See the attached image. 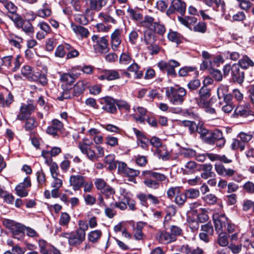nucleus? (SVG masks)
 Listing matches in <instances>:
<instances>
[{"label":"nucleus","mask_w":254,"mask_h":254,"mask_svg":"<svg viewBox=\"0 0 254 254\" xmlns=\"http://www.w3.org/2000/svg\"><path fill=\"white\" fill-rule=\"evenodd\" d=\"M103 101L104 105L102 107L103 110L112 114L115 113L116 112L117 109L115 101L113 98L106 97L103 99Z\"/></svg>","instance_id":"16"},{"label":"nucleus","mask_w":254,"mask_h":254,"mask_svg":"<svg viewBox=\"0 0 254 254\" xmlns=\"http://www.w3.org/2000/svg\"><path fill=\"white\" fill-rule=\"evenodd\" d=\"M104 162L109 164V168L110 170H114L116 168L117 163L115 161V155L109 154L104 158Z\"/></svg>","instance_id":"37"},{"label":"nucleus","mask_w":254,"mask_h":254,"mask_svg":"<svg viewBox=\"0 0 254 254\" xmlns=\"http://www.w3.org/2000/svg\"><path fill=\"white\" fill-rule=\"evenodd\" d=\"M143 183L146 187L154 190L158 189L160 186L159 183L156 181L148 178L144 179Z\"/></svg>","instance_id":"45"},{"label":"nucleus","mask_w":254,"mask_h":254,"mask_svg":"<svg viewBox=\"0 0 254 254\" xmlns=\"http://www.w3.org/2000/svg\"><path fill=\"white\" fill-rule=\"evenodd\" d=\"M210 95V90L205 85L202 86L199 90V97L209 99Z\"/></svg>","instance_id":"57"},{"label":"nucleus","mask_w":254,"mask_h":254,"mask_svg":"<svg viewBox=\"0 0 254 254\" xmlns=\"http://www.w3.org/2000/svg\"><path fill=\"white\" fill-rule=\"evenodd\" d=\"M204 2L217 11L223 12L225 10V3L223 0H204Z\"/></svg>","instance_id":"20"},{"label":"nucleus","mask_w":254,"mask_h":254,"mask_svg":"<svg viewBox=\"0 0 254 254\" xmlns=\"http://www.w3.org/2000/svg\"><path fill=\"white\" fill-rule=\"evenodd\" d=\"M13 101L14 96L11 93L9 92L5 98L3 96L1 107H9Z\"/></svg>","instance_id":"43"},{"label":"nucleus","mask_w":254,"mask_h":254,"mask_svg":"<svg viewBox=\"0 0 254 254\" xmlns=\"http://www.w3.org/2000/svg\"><path fill=\"white\" fill-rule=\"evenodd\" d=\"M21 73L26 78L32 81H37L38 76L33 73L32 68L28 66L25 65L21 68Z\"/></svg>","instance_id":"25"},{"label":"nucleus","mask_w":254,"mask_h":254,"mask_svg":"<svg viewBox=\"0 0 254 254\" xmlns=\"http://www.w3.org/2000/svg\"><path fill=\"white\" fill-rule=\"evenodd\" d=\"M84 1L86 15H89L92 10H100L107 3V0H84Z\"/></svg>","instance_id":"4"},{"label":"nucleus","mask_w":254,"mask_h":254,"mask_svg":"<svg viewBox=\"0 0 254 254\" xmlns=\"http://www.w3.org/2000/svg\"><path fill=\"white\" fill-rule=\"evenodd\" d=\"M63 127V124L57 119H54L52 121V125L49 126L46 132L49 134L56 136L57 135V131L61 130Z\"/></svg>","instance_id":"17"},{"label":"nucleus","mask_w":254,"mask_h":254,"mask_svg":"<svg viewBox=\"0 0 254 254\" xmlns=\"http://www.w3.org/2000/svg\"><path fill=\"white\" fill-rule=\"evenodd\" d=\"M63 91L61 96L58 97V99L60 101H63L64 99H68L70 98L71 94L69 92V89H71V87L65 86L64 84L62 85Z\"/></svg>","instance_id":"47"},{"label":"nucleus","mask_w":254,"mask_h":254,"mask_svg":"<svg viewBox=\"0 0 254 254\" xmlns=\"http://www.w3.org/2000/svg\"><path fill=\"white\" fill-rule=\"evenodd\" d=\"M24 121H25V122L24 128L26 131H31L33 130L38 126L36 120L33 117L25 119Z\"/></svg>","instance_id":"32"},{"label":"nucleus","mask_w":254,"mask_h":254,"mask_svg":"<svg viewBox=\"0 0 254 254\" xmlns=\"http://www.w3.org/2000/svg\"><path fill=\"white\" fill-rule=\"evenodd\" d=\"M85 85L83 81H78L73 86V94L75 96H78L83 93L85 90Z\"/></svg>","instance_id":"40"},{"label":"nucleus","mask_w":254,"mask_h":254,"mask_svg":"<svg viewBox=\"0 0 254 254\" xmlns=\"http://www.w3.org/2000/svg\"><path fill=\"white\" fill-rule=\"evenodd\" d=\"M186 9V4L185 2L181 0H172L171 4L167 10V15H170L175 11H178L181 15H184Z\"/></svg>","instance_id":"9"},{"label":"nucleus","mask_w":254,"mask_h":254,"mask_svg":"<svg viewBox=\"0 0 254 254\" xmlns=\"http://www.w3.org/2000/svg\"><path fill=\"white\" fill-rule=\"evenodd\" d=\"M42 156L45 159V163L50 167V173L52 178L60 176L59 167L57 164L53 161L52 158L49 157V152L47 150H43Z\"/></svg>","instance_id":"8"},{"label":"nucleus","mask_w":254,"mask_h":254,"mask_svg":"<svg viewBox=\"0 0 254 254\" xmlns=\"http://www.w3.org/2000/svg\"><path fill=\"white\" fill-rule=\"evenodd\" d=\"M77 77V75L73 73H64L61 75L60 80L64 83L63 84L65 86L69 87L75 81Z\"/></svg>","instance_id":"24"},{"label":"nucleus","mask_w":254,"mask_h":254,"mask_svg":"<svg viewBox=\"0 0 254 254\" xmlns=\"http://www.w3.org/2000/svg\"><path fill=\"white\" fill-rule=\"evenodd\" d=\"M231 147L233 150L240 149L241 151H243L245 148V145L238 139H234L231 143Z\"/></svg>","instance_id":"58"},{"label":"nucleus","mask_w":254,"mask_h":254,"mask_svg":"<svg viewBox=\"0 0 254 254\" xmlns=\"http://www.w3.org/2000/svg\"><path fill=\"white\" fill-rule=\"evenodd\" d=\"M157 239L162 244H168L176 240V238H174L170 233L166 231L159 232L157 236Z\"/></svg>","instance_id":"22"},{"label":"nucleus","mask_w":254,"mask_h":254,"mask_svg":"<svg viewBox=\"0 0 254 254\" xmlns=\"http://www.w3.org/2000/svg\"><path fill=\"white\" fill-rule=\"evenodd\" d=\"M215 170L218 175L227 177H231L236 174V171L231 168H226L221 163H215Z\"/></svg>","instance_id":"12"},{"label":"nucleus","mask_w":254,"mask_h":254,"mask_svg":"<svg viewBox=\"0 0 254 254\" xmlns=\"http://www.w3.org/2000/svg\"><path fill=\"white\" fill-rule=\"evenodd\" d=\"M155 22L153 17L146 15L144 19L140 22V25L142 27L148 28V30H152Z\"/></svg>","instance_id":"33"},{"label":"nucleus","mask_w":254,"mask_h":254,"mask_svg":"<svg viewBox=\"0 0 254 254\" xmlns=\"http://www.w3.org/2000/svg\"><path fill=\"white\" fill-rule=\"evenodd\" d=\"M235 113L237 116L246 117L251 114V111L248 108H245L242 106H239L236 108L235 110Z\"/></svg>","instance_id":"39"},{"label":"nucleus","mask_w":254,"mask_h":254,"mask_svg":"<svg viewBox=\"0 0 254 254\" xmlns=\"http://www.w3.org/2000/svg\"><path fill=\"white\" fill-rule=\"evenodd\" d=\"M1 3L5 9L10 13H14L16 12L17 6L9 0H0Z\"/></svg>","instance_id":"34"},{"label":"nucleus","mask_w":254,"mask_h":254,"mask_svg":"<svg viewBox=\"0 0 254 254\" xmlns=\"http://www.w3.org/2000/svg\"><path fill=\"white\" fill-rule=\"evenodd\" d=\"M52 14V11L51 6L46 1L42 4V7L39 9L37 12L38 16L43 18L50 17Z\"/></svg>","instance_id":"21"},{"label":"nucleus","mask_w":254,"mask_h":254,"mask_svg":"<svg viewBox=\"0 0 254 254\" xmlns=\"http://www.w3.org/2000/svg\"><path fill=\"white\" fill-rule=\"evenodd\" d=\"M185 193L187 199H195L197 198L200 194V192L198 190L192 188L186 190Z\"/></svg>","instance_id":"41"},{"label":"nucleus","mask_w":254,"mask_h":254,"mask_svg":"<svg viewBox=\"0 0 254 254\" xmlns=\"http://www.w3.org/2000/svg\"><path fill=\"white\" fill-rule=\"evenodd\" d=\"M153 30L157 34L162 35L165 33L166 28L163 25L156 22L153 27Z\"/></svg>","instance_id":"61"},{"label":"nucleus","mask_w":254,"mask_h":254,"mask_svg":"<svg viewBox=\"0 0 254 254\" xmlns=\"http://www.w3.org/2000/svg\"><path fill=\"white\" fill-rule=\"evenodd\" d=\"M219 236L217 239L218 244L221 247H225L228 245L229 242L228 237L225 233H219Z\"/></svg>","instance_id":"52"},{"label":"nucleus","mask_w":254,"mask_h":254,"mask_svg":"<svg viewBox=\"0 0 254 254\" xmlns=\"http://www.w3.org/2000/svg\"><path fill=\"white\" fill-rule=\"evenodd\" d=\"M167 37L169 41L177 44H180L183 39V37L180 33L172 30H170L168 33Z\"/></svg>","instance_id":"35"},{"label":"nucleus","mask_w":254,"mask_h":254,"mask_svg":"<svg viewBox=\"0 0 254 254\" xmlns=\"http://www.w3.org/2000/svg\"><path fill=\"white\" fill-rule=\"evenodd\" d=\"M132 61L131 56L127 53H123L120 57V63L122 64H127Z\"/></svg>","instance_id":"59"},{"label":"nucleus","mask_w":254,"mask_h":254,"mask_svg":"<svg viewBox=\"0 0 254 254\" xmlns=\"http://www.w3.org/2000/svg\"><path fill=\"white\" fill-rule=\"evenodd\" d=\"M102 74L98 77L100 80H113L119 79L120 74L119 72L116 70L105 69L101 71Z\"/></svg>","instance_id":"15"},{"label":"nucleus","mask_w":254,"mask_h":254,"mask_svg":"<svg viewBox=\"0 0 254 254\" xmlns=\"http://www.w3.org/2000/svg\"><path fill=\"white\" fill-rule=\"evenodd\" d=\"M196 72V68L192 66H185L180 69L179 74L181 76H185L189 75L191 72Z\"/></svg>","instance_id":"48"},{"label":"nucleus","mask_w":254,"mask_h":254,"mask_svg":"<svg viewBox=\"0 0 254 254\" xmlns=\"http://www.w3.org/2000/svg\"><path fill=\"white\" fill-rule=\"evenodd\" d=\"M203 200L209 205L214 204L217 201V197L213 194L209 193L202 197Z\"/></svg>","instance_id":"50"},{"label":"nucleus","mask_w":254,"mask_h":254,"mask_svg":"<svg viewBox=\"0 0 254 254\" xmlns=\"http://www.w3.org/2000/svg\"><path fill=\"white\" fill-rule=\"evenodd\" d=\"M78 147L81 152L86 156L88 155L89 150L91 149L89 144L83 142L78 143Z\"/></svg>","instance_id":"62"},{"label":"nucleus","mask_w":254,"mask_h":254,"mask_svg":"<svg viewBox=\"0 0 254 254\" xmlns=\"http://www.w3.org/2000/svg\"><path fill=\"white\" fill-rule=\"evenodd\" d=\"M70 220V217L68 214L66 212H63L61 213L59 224L60 225L64 226L68 225Z\"/></svg>","instance_id":"51"},{"label":"nucleus","mask_w":254,"mask_h":254,"mask_svg":"<svg viewBox=\"0 0 254 254\" xmlns=\"http://www.w3.org/2000/svg\"><path fill=\"white\" fill-rule=\"evenodd\" d=\"M8 17L13 21L15 25L18 28H19V26H22V23L24 20L19 15L16 13V12L11 13V15H8Z\"/></svg>","instance_id":"49"},{"label":"nucleus","mask_w":254,"mask_h":254,"mask_svg":"<svg viewBox=\"0 0 254 254\" xmlns=\"http://www.w3.org/2000/svg\"><path fill=\"white\" fill-rule=\"evenodd\" d=\"M206 155L211 161L218 160L225 164H229L232 162L231 159H228L225 155H220L213 153H207Z\"/></svg>","instance_id":"30"},{"label":"nucleus","mask_w":254,"mask_h":254,"mask_svg":"<svg viewBox=\"0 0 254 254\" xmlns=\"http://www.w3.org/2000/svg\"><path fill=\"white\" fill-rule=\"evenodd\" d=\"M168 5V0H159L156 2V6L158 9L161 11H165Z\"/></svg>","instance_id":"63"},{"label":"nucleus","mask_w":254,"mask_h":254,"mask_svg":"<svg viewBox=\"0 0 254 254\" xmlns=\"http://www.w3.org/2000/svg\"><path fill=\"white\" fill-rule=\"evenodd\" d=\"M22 26H19L27 34H33L34 32V27L29 21H23Z\"/></svg>","instance_id":"44"},{"label":"nucleus","mask_w":254,"mask_h":254,"mask_svg":"<svg viewBox=\"0 0 254 254\" xmlns=\"http://www.w3.org/2000/svg\"><path fill=\"white\" fill-rule=\"evenodd\" d=\"M166 93L171 103L174 105H178L184 102L187 91L183 87L176 86L167 89Z\"/></svg>","instance_id":"1"},{"label":"nucleus","mask_w":254,"mask_h":254,"mask_svg":"<svg viewBox=\"0 0 254 254\" xmlns=\"http://www.w3.org/2000/svg\"><path fill=\"white\" fill-rule=\"evenodd\" d=\"M202 170L203 171L201 174V177L205 179L215 176L214 172H212V165L210 164H204L201 166Z\"/></svg>","instance_id":"27"},{"label":"nucleus","mask_w":254,"mask_h":254,"mask_svg":"<svg viewBox=\"0 0 254 254\" xmlns=\"http://www.w3.org/2000/svg\"><path fill=\"white\" fill-rule=\"evenodd\" d=\"M61 237L68 240V244L70 246H77L81 244L85 239V236L77 232L70 233H63L61 235Z\"/></svg>","instance_id":"3"},{"label":"nucleus","mask_w":254,"mask_h":254,"mask_svg":"<svg viewBox=\"0 0 254 254\" xmlns=\"http://www.w3.org/2000/svg\"><path fill=\"white\" fill-rule=\"evenodd\" d=\"M181 252L184 254H203V251L198 247H193L188 244L181 246Z\"/></svg>","instance_id":"18"},{"label":"nucleus","mask_w":254,"mask_h":254,"mask_svg":"<svg viewBox=\"0 0 254 254\" xmlns=\"http://www.w3.org/2000/svg\"><path fill=\"white\" fill-rule=\"evenodd\" d=\"M85 180L84 176L76 175H71L69 178V184L74 190H79L84 184Z\"/></svg>","instance_id":"13"},{"label":"nucleus","mask_w":254,"mask_h":254,"mask_svg":"<svg viewBox=\"0 0 254 254\" xmlns=\"http://www.w3.org/2000/svg\"><path fill=\"white\" fill-rule=\"evenodd\" d=\"M215 231L217 234L221 233L226 228L229 220L225 214H215L213 217Z\"/></svg>","instance_id":"6"},{"label":"nucleus","mask_w":254,"mask_h":254,"mask_svg":"<svg viewBox=\"0 0 254 254\" xmlns=\"http://www.w3.org/2000/svg\"><path fill=\"white\" fill-rule=\"evenodd\" d=\"M98 17L106 23H112L114 24L117 23V21L107 13L103 12L99 13Z\"/></svg>","instance_id":"46"},{"label":"nucleus","mask_w":254,"mask_h":254,"mask_svg":"<svg viewBox=\"0 0 254 254\" xmlns=\"http://www.w3.org/2000/svg\"><path fill=\"white\" fill-rule=\"evenodd\" d=\"M145 223L142 222L137 223L135 226H133V237L136 240H141L143 239V234L142 229L145 226Z\"/></svg>","instance_id":"29"},{"label":"nucleus","mask_w":254,"mask_h":254,"mask_svg":"<svg viewBox=\"0 0 254 254\" xmlns=\"http://www.w3.org/2000/svg\"><path fill=\"white\" fill-rule=\"evenodd\" d=\"M31 186V180L30 178L26 177L23 183H20L15 188V190L17 194L20 197H25L28 194L26 188Z\"/></svg>","instance_id":"11"},{"label":"nucleus","mask_w":254,"mask_h":254,"mask_svg":"<svg viewBox=\"0 0 254 254\" xmlns=\"http://www.w3.org/2000/svg\"><path fill=\"white\" fill-rule=\"evenodd\" d=\"M180 66V64L176 61L171 60L168 62L161 61L158 64V66L161 70H166L168 75L175 76L176 73L175 68Z\"/></svg>","instance_id":"7"},{"label":"nucleus","mask_w":254,"mask_h":254,"mask_svg":"<svg viewBox=\"0 0 254 254\" xmlns=\"http://www.w3.org/2000/svg\"><path fill=\"white\" fill-rule=\"evenodd\" d=\"M232 79L234 81L239 83L243 82L244 79V73L243 72L240 71V65L237 64H232V72H231Z\"/></svg>","instance_id":"14"},{"label":"nucleus","mask_w":254,"mask_h":254,"mask_svg":"<svg viewBox=\"0 0 254 254\" xmlns=\"http://www.w3.org/2000/svg\"><path fill=\"white\" fill-rule=\"evenodd\" d=\"M127 70L129 72H134L136 78H140L143 76L142 71L139 70V66L136 63L132 64L128 66Z\"/></svg>","instance_id":"38"},{"label":"nucleus","mask_w":254,"mask_h":254,"mask_svg":"<svg viewBox=\"0 0 254 254\" xmlns=\"http://www.w3.org/2000/svg\"><path fill=\"white\" fill-rule=\"evenodd\" d=\"M238 137L240 138L241 142L244 144V143L248 142L252 139L253 135L250 133L241 132L238 135Z\"/></svg>","instance_id":"56"},{"label":"nucleus","mask_w":254,"mask_h":254,"mask_svg":"<svg viewBox=\"0 0 254 254\" xmlns=\"http://www.w3.org/2000/svg\"><path fill=\"white\" fill-rule=\"evenodd\" d=\"M149 142L153 147L156 148V150L160 149V148L163 147L162 140L157 137H152L150 139Z\"/></svg>","instance_id":"55"},{"label":"nucleus","mask_w":254,"mask_h":254,"mask_svg":"<svg viewBox=\"0 0 254 254\" xmlns=\"http://www.w3.org/2000/svg\"><path fill=\"white\" fill-rule=\"evenodd\" d=\"M102 234L100 230L91 231L88 234V239L92 243H96L100 239Z\"/></svg>","instance_id":"36"},{"label":"nucleus","mask_w":254,"mask_h":254,"mask_svg":"<svg viewBox=\"0 0 254 254\" xmlns=\"http://www.w3.org/2000/svg\"><path fill=\"white\" fill-rule=\"evenodd\" d=\"M157 156L163 160H166L169 158V153L166 151L165 147L163 146L160 149L156 150Z\"/></svg>","instance_id":"54"},{"label":"nucleus","mask_w":254,"mask_h":254,"mask_svg":"<svg viewBox=\"0 0 254 254\" xmlns=\"http://www.w3.org/2000/svg\"><path fill=\"white\" fill-rule=\"evenodd\" d=\"M78 224L79 228L76 231L85 236V231L87 230L88 228L87 223L84 221L79 220L78 222Z\"/></svg>","instance_id":"60"},{"label":"nucleus","mask_w":254,"mask_h":254,"mask_svg":"<svg viewBox=\"0 0 254 254\" xmlns=\"http://www.w3.org/2000/svg\"><path fill=\"white\" fill-rule=\"evenodd\" d=\"M7 40L10 45L18 49L20 48V44L23 41L21 37L11 33L7 36Z\"/></svg>","instance_id":"31"},{"label":"nucleus","mask_w":254,"mask_h":254,"mask_svg":"<svg viewBox=\"0 0 254 254\" xmlns=\"http://www.w3.org/2000/svg\"><path fill=\"white\" fill-rule=\"evenodd\" d=\"M193 29L195 32L204 33L206 30V24L203 22H200L193 27Z\"/></svg>","instance_id":"64"},{"label":"nucleus","mask_w":254,"mask_h":254,"mask_svg":"<svg viewBox=\"0 0 254 254\" xmlns=\"http://www.w3.org/2000/svg\"><path fill=\"white\" fill-rule=\"evenodd\" d=\"M243 69H248L254 66V62L247 55H244L239 60L238 64Z\"/></svg>","instance_id":"28"},{"label":"nucleus","mask_w":254,"mask_h":254,"mask_svg":"<svg viewBox=\"0 0 254 254\" xmlns=\"http://www.w3.org/2000/svg\"><path fill=\"white\" fill-rule=\"evenodd\" d=\"M35 110V106L32 104H22L16 119L20 121H24L25 119L31 117L30 115Z\"/></svg>","instance_id":"5"},{"label":"nucleus","mask_w":254,"mask_h":254,"mask_svg":"<svg viewBox=\"0 0 254 254\" xmlns=\"http://www.w3.org/2000/svg\"><path fill=\"white\" fill-rule=\"evenodd\" d=\"M122 30L120 29H116L111 34L110 36V43L112 50L117 51L121 45L122 42Z\"/></svg>","instance_id":"10"},{"label":"nucleus","mask_w":254,"mask_h":254,"mask_svg":"<svg viewBox=\"0 0 254 254\" xmlns=\"http://www.w3.org/2000/svg\"><path fill=\"white\" fill-rule=\"evenodd\" d=\"M13 237L18 240H22L24 237V226L20 223H17L11 230Z\"/></svg>","instance_id":"23"},{"label":"nucleus","mask_w":254,"mask_h":254,"mask_svg":"<svg viewBox=\"0 0 254 254\" xmlns=\"http://www.w3.org/2000/svg\"><path fill=\"white\" fill-rule=\"evenodd\" d=\"M142 40L146 45L154 44L156 41L155 34L152 31V30H146L144 31Z\"/></svg>","instance_id":"26"},{"label":"nucleus","mask_w":254,"mask_h":254,"mask_svg":"<svg viewBox=\"0 0 254 254\" xmlns=\"http://www.w3.org/2000/svg\"><path fill=\"white\" fill-rule=\"evenodd\" d=\"M71 27L75 34L79 36L81 39L87 38L90 35L89 30L82 26L76 25L72 23Z\"/></svg>","instance_id":"19"},{"label":"nucleus","mask_w":254,"mask_h":254,"mask_svg":"<svg viewBox=\"0 0 254 254\" xmlns=\"http://www.w3.org/2000/svg\"><path fill=\"white\" fill-rule=\"evenodd\" d=\"M187 200V197L185 193H182L181 190L175 196V202L179 205H183Z\"/></svg>","instance_id":"53"},{"label":"nucleus","mask_w":254,"mask_h":254,"mask_svg":"<svg viewBox=\"0 0 254 254\" xmlns=\"http://www.w3.org/2000/svg\"><path fill=\"white\" fill-rule=\"evenodd\" d=\"M93 43V48L96 53L104 54L109 50V42L106 36L100 37L93 35L91 37Z\"/></svg>","instance_id":"2"},{"label":"nucleus","mask_w":254,"mask_h":254,"mask_svg":"<svg viewBox=\"0 0 254 254\" xmlns=\"http://www.w3.org/2000/svg\"><path fill=\"white\" fill-rule=\"evenodd\" d=\"M184 173L189 174L195 172L196 170V164L194 161H189L185 166Z\"/></svg>","instance_id":"42"}]
</instances>
